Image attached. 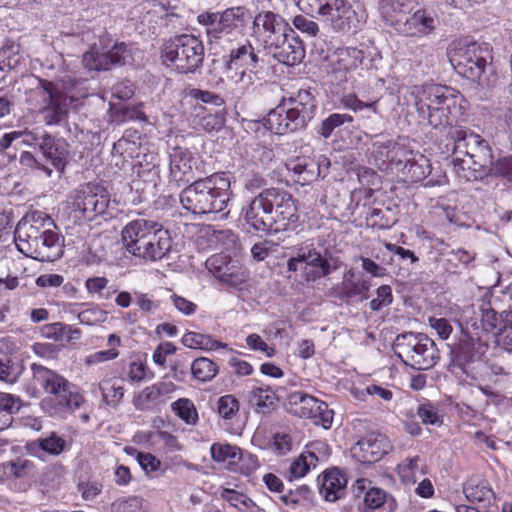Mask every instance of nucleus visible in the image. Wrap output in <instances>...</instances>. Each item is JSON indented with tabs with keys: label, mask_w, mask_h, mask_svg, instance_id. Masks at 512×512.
<instances>
[{
	"label": "nucleus",
	"mask_w": 512,
	"mask_h": 512,
	"mask_svg": "<svg viewBox=\"0 0 512 512\" xmlns=\"http://www.w3.org/2000/svg\"><path fill=\"white\" fill-rule=\"evenodd\" d=\"M248 399L250 405L259 413H265L274 408L278 401L275 391L270 386L260 383L251 387Z\"/></svg>",
	"instance_id": "f704fd0d"
},
{
	"label": "nucleus",
	"mask_w": 512,
	"mask_h": 512,
	"mask_svg": "<svg viewBox=\"0 0 512 512\" xmlns=\"http://www.w3.org/2000/svg\"><path fill=\"white\" fill-rule=\"evenodd\" d=\"M258 63L253 46L250 43L243 44L233 49L225 60L223 74L225 79L240 93L247 92L254 84L253 69Z\"/></svg>",
	"instance_id": "1a4fd4ad"
},
{
	"label": "nucleus",
	"mask_w": 512,
	"mask_h": 512,
	"mask_svg": "<svg viewBox=\"0 0 512 512\" xmlns=\"http://www.w3.org/2000/svg\"><path fill=\"white\" fill-rule=\"evenodd\" d=\"M377 297L369 303L371 310L379 311L390 305L393 301L392 289L389 285H382L376 291Z\"/></svg>",
	"instance_id": "052dcab7"
},
{
	"label": "nucleus",
	"mask_w": 512,
	"mask_h": 512,
	"mask_svg": "<svg viewBox=\"0 0 512 512\" xmlns=\"http://www.w3.org/2000/svg\"><path fill=\"white\" fill-rule=\"evenodd\" d=\"M20 165L27 170H41L47 177H51L53 169L45 164H41L35 156L28 151L21 153L19 158Z\"/></svg>",
	"instance_id": "13d9d810"
},
{
	"label": "nucleus",
	"mask_w": 512,
	"mask_h": 512,
	"mask_svg": "<svg viewBox=\"0 0 512 512\" xmlns=\"http://www.w3.org/2000/svg\"><path fill=\"white\" fill-rule=\"evenodd\" d=\"M16 247L27 257L42 262L55 261L62 255V243L56 231L49 232L33 242H21Z\"/></svg>",
	"instance_id": "6ab92c4d"
},
{
	"label": "nucleus",
	"mask_w": 512,
	"mask_h": 512,
	"mask_svg": "<svg viewBox=\"0 0 512 512\" xmlns=\"http://www.w3.org/2000/svg\"><path fill=\"white\" fill-rule=\"evenodd\" d=\"M27 448L32 454H37L38 450H42L50 455H59L65 448V440L52 433L46 438L31 441L27 444Z\"/></svg>",
	"instance_id": "a19ab883"
},
{
	"label": "nucleus",
	"mask_w": 512,
	"mask_h": 512,
	"mask_svg": "<svg viewBox=\"0 0 512 512\" xmlns=\"http://www.w3.org/2000/svg\"><path fill=\"white\" fill-rule=\"evenodd\" d=\"M452 153V169L464 182L488 176L492 169L493 155L488 143L478 134L456 130Z\"/></svg>",
	"instance_id": "f03ea898"
},
{
	"label": "nucleus",
	"mask_w": 512,
	"mask_h": 512,
	"mask_svg": "<svg viewBox=\"0 0 512 512\" xmlns=\"http://www.w3.org/2000/svg\"><path fill=\"white\" fill-rule=\"evenodd\" d=\"M409 8V0H379L378 9L382 19L394 30L402 21L401 13Z\"/></svg>",
	"instance_id": "c9c22d12"
},
{
	"label": "nucleus",
	"mask_w": 512,
	"mask_h": 512,
	"mask_svg": "<svg viewBox=\"0 0 512 512\" xmlns=\"http://www.w3.org/2000/svg\"><path fill=\"white\" fill-rule=\"evenodd\" d=\"M436 18L425 9H418L397 24L395 31L408 38H423L436 29Z\"/></svg>",
	"instance_id": "b1692460"
},
{
	"label": "nucleus",
	"mask_w": 512,
	"mask_h": 512,
	"mask_svg": "<svg viewBox=\"0 0 512 512\" xmlns=\"http://www.w3.org/2000/svg\"><path fill=\"white\" fill-rule=\"evenodd\" d=\"M448 58L458 74L482 87L493 84L492 55L487 45L454 42L448 49Z\"/></svg>",
	"instance_id": "39448f33"
},
{
	"label": "nucleus",
	"mask_w": 512,
	"mask_h": 512,
	"mask_svg": "<svg viewBox=\"0 0 512 512\" xmlns=\"http://www.w3.org/2000/svg\"><path fill=\"white\" fill-rule=\"evenodd\" d=\"M417 416L425 425L440 426L443 423L442 414L437 405L430 402L419 405Z\"/></svg>",
	"instance_id": "09e8293b"
},
{
	"label": "nucleus",
	"mask_w": 512,
	"mask_h": 512,
	"mask_svg": "<svg viewBox=\"0 0 512 512\" xmlns=\"http://www.w3.org/2000/svg\"><path fill=\"white\" fill-rule=\"evenodd\" d=\"M175 351L176 347L171 342L161 343L152 355L153 361L159 366H164L167 356L175 353Z\"/></svg>",
	"instance_id": "774afa93"
},
{
	"label": "nucleus",
	"mask_w": 512,
	"mask_h": 512,
	"mask_svg": "<svg viewBox=\"0 0 512 512\" xmlns=\"http://www.w3.org/2000/svg\"><path fill=\"white\" fill-rule=\"evenodd\" d=\"M282 102L294 117L293 119L300 130L305 128L316 114V101L307 90H299L294 96L283 99Z\"/></svg>",
	"instance_id": "bb28decb"
},
{
	"label": "nucleus",
	"mask_w": 512,
	"mask_h": 512,
	"mask_svg": "<svg viewBox=\"0 0 512 512\" xmlns=\"http://www.w3.org/2000/svg\"><path fill=\"white\" fill-rule=\"evenodd\" d=\"M190 369L193 378L201 383L211 381L219 372L218 365L206 357L196 358L192 362Z\"/></svg>",
	"instance_id": "58836bf2"
},
{
	"label": "nucleus",
	"mask_w": 512,
	"mask_h": 512,
	"mask_svg": "<svg viewBox=\"0 0 512 512\" xmlns=\"http://www.w3.org/2000/svg\"><path fill=\"white\" fill-rule=\"evenodd\" d=\"M364 52L355 47L339 48L330 56L331 72L339 81H347L363 70Z\"/></svg>",
	"instance_id": "a211bd4d"
},
{
	"label": "nucleus",
	"mask_w": 512,
	"mask_h": 512,
	"mask_svg": "<svg viewBox=\"0 0 512 512\" xmlns=\"http://www.w3.org/2000/svg\"><path fill=\"white\" fill-rule=\"evenodd\" d=\"M211 457L216 462L236 464L241 459V450L228 443H214L210 447Z\"/></svg>",
	"instance_id": "79ce46f5"
},
{
	"label": "nucleus",
	"mask_w": 512,
	"mask_h": 512,
	"mask_svg": "<svg viewBox=\"0 0 512 512\" xmlns=\"http://www.w3.org/2000/svg\"><path fill=\"white\" fill-rule=\"evenodd\" d=\"M34 93L43 98L45 105L41 112L47 125L59 124L66 118L68 106L73 101V97L63 94L52 82L48 81H40V86L35 89Z\"/></svg>",
	"instance_id": "2eb2a0df"
},
{
	"label": "nucleus",
	"mask_w": 512,
	"mask_h": 512,
	"mask_svg": "<svg viewBox=\"0 0 512 512\" xmlns=\"http://www.w3.org/2000/svg\"><path fill=\"white\" fill-rule=\"evenodd\" d=\"M320 494L326 501L335 502L346 493L347 477L337 468L327 470L319 477Z\"/></svg>",
	"instance_id": "7c9ffc66"
},
{
	"label": "nucleus",
	"mask_w": 512,
	"mask_h": 512,
	"mask_svg": "<svg viewBox=\"0 0 512 512\" xmlns=\"http://www.w3.org/2000/svg\"><path fill=\"white\" fill-rule=\"evenodd\" d=\"M409 155H411V149L399 143L387 141L374 144V162L382 171L395 168L400 172H405Z\"/></svg>",
	"instance_id": "aec40b11"
},
{
	"label": "nucleus",
	"mask_w": 512,
	"mask_h": 512,
	"mask_svg": "<svg viewBox=\"0 0 512 512\" xmlns=\"http://www.w3.org/2000/svg\"><path fill=\"white\" fill-rule=\"evenodd\" d=\"M56 226L53 219L42 211H31L27 213L17 224L15 230L16 246L21 242L34 241L55 231Z\"/></svg>",
	"instance_id": "f3484780"
},
{
	"label": "nucleus",
	"mask_w": 512,
	"mask_h": 512,
	"mask_svg": "<svg viewBox=\"0 0 512 512\" xmlns=\"http://www.w3.org/2000/svg\"><path fill=\"white\" fill-rule=\"evenodd\" d=\"M83 64L89 70L105 71L110 69L107 53H100L94 49L83 55Z\"/></svg>",
	"instance_id": "8fccbe9b"
},
{
	"label": "nucleus",
	"mask_w": 512,
	"mask_h": 512,
	"mask_svg": "<svg viewBox=\"0 0 512 512\" xmlns=\"http://www.w3.org/2000/svg\"><path fill=\"white\" fill-rule=\"evenodd\" d=\"M267 50L278 62L288 66L300 63L305 56L304 46L293 31L287 32Z\"/></svg>",
	"instance_id": "a878e982"
},
{
	"label": "nucleus",
	"mask_w": 512,
	"mask_h": 512,
	"mask_svg": "<svg viewBox=\"0 0 512 512\" xmlns=\"http://www.w3.org/2000/svg\"><path fill=\"white\" fill-rule=\"evenodd\" d=\"M341 105L346 108L350 109L354 112L361 111L365 108L370 109L373 113H377V106L376 102L366 103L357 98L355 94H345L340 99Z\"/></svg>",
	"instance_id": "bf43d9fd"
},
{
	"label": "nucleus",
	"mask_w": 512,
	"mask_h": 512,
	"mask_svg": "<svg viewBox=\"0 0 512 512\" xmlns=\"http://www.w3.org/2000/svg\"><path fill=\"white\" fill-rule=\"evenodd\" d=\"M40 139L41 136L28 129L5 133L0 138V152L7 150L12 145V143L17 140H21V143L26 146H33Z\"/></svg>",
	"instance_id": "37998d69"
},
{
	"label": "nucleus",
	"mask_w": 512,
	"mask_h": 512,
	"mask_svg": "<svg viewBox=\"0 0 512 512\" xmlns=\"http://www.w3.org/2000/svg\"><path fill=\"white\" fill-rule=\"evenodd\" d=\"M230 177L226 173H215L194 181L180 194L182 206L194 214L223 213L231 198Z\"/></svg>",
	"instance_id": "7ed1b4c3"
},
{
	"label": "nucleus",
	"mask_w": 512,
	"mask_h": 512,
	"mask_svg": "<svg viewBox=\"0 0 512 512\" xmlns=\"http://www.w3.org/2000/svg\"><path fill=\"white\" fill-rule=\"evenodd\" d=\"M392 449L389 438L383 434L371 433L353 447L354 456L363 463L377 462Z\"/></svg>",
	"instance_id": "393cba45"
},
{
	"label": "nucleus",
	"mask_w": 512,
	"mask_h": 512,
	"mask_svg": "<svg viewBox=\"0 0 512 512\" xmlns=\"http://www.w3.org/2000/svg\"><path fill=\"white\" fill-rule=\"evenodd\" d=\"M248 10L242 6L231 7L219 13H202L198 23L205 26L210 43L227 37L234 32L240 33L248 21Z\"/></svg>",
	"instance_id": "9b49d317"
},
{
	"label": "nucleus",
	"mask_w": 512,
	"mask_h": 512,
	"mask_svg": "<svg viewBox=\"0 0 512 512\" xmlns=\"http://www.w3.org/2000/svg\"><path fill=\"white\" fill-rule=\"evenodd\" d=\"M39 148L44 158L50 162L51 166L59 173H62L68 162V149L67 144L62 141L53 138L48 133L41 136V142Z\"/></svg>",
	"instance_id": "c85d7f7f"
},
{
	"label": "nucleus",
	"mask_w": 512,
	"mask_h": 512,
	"mask_svg": "<svg viewBox=\"0 0 512 512\" xmlns=\"http://www.w3.org/2000/svg\"><path fill=\"white\" fill-rule=\"evenodd\" d=\"M121 236L127 251L145 261L160 260L171 249L169 232L156 221L142 218L130 221L123 227Z\"/></svg>",
	"instance_id": "20e7f679"
},
{
	"label": "nucleus",
	"mask_w": 512,
	"mask_h": 512,
	"mask_svg": "<svg viewBox=\"0 0 512 512\" xmlns=\"http://www.w3.org/2000/svg\"><path fill=\"white\" fill-rule=\"evenodd\" d=\"M397 347L409 364L417 370H427L437 361V350L432 341L422 334H405L398 338Z\"/></svg>",
	"instance_id": "ddd939ff"
},
{
	"label": "nucleus",
	"mask_w": 512,
	"mask_h": 512,
	"mask_svg": "<svg viewBox=\"0 0 512 512\" xmlns=\"http://www.w3.org/2000/svg\"><path fill=\"white\" fill-rule=\"evenodd\" d=\"M238 411L239 403L233 395H225L218 399V413L222 418L231 419Z\"/></svg>",
	"instance_id": "6e6d98bb"
},
{
	"label": "nucleus",
	"mask_w": 512,
	"mask_h": 512,
	"mask_svg": "<svg viewBox=\"0 0 512 512\" xmlns=\"http://www.w3.org/2000/svg\"><path fill=\"white\" fill-rule=\"evenodd\" d=\"M170 177L176 183H188L199 171V159L188 149L176 147L170 154Z\"/></svg>",
	"instance_id": "4be33fe9"
},
{
	"label": "nucleus",
	"mask_w": 512,
	"mask_h": 512,
	"mask_svg": "<svg viewBox=\"0 0 512 512\" xmlns=\"http://www.w3.org/2000/svg\"><path fill=\"white\" fill-rule=\"evenodd\" d=\"M290 411L300 417L311 419L315 424H321L325 429L330 428L334 412L328 405L302 391H295L288 396Z\"/></svg>",
	"instance_id": "4468645a"
},
{
	"label": "nucleus",
	"mask_w": 512,
	"mask_h": 512,
	"mask_svg": "<svg viewBox=\"0 0 512 512\" xmlns=\"http://www.w3.org/2000/svg\"><path fill=\"white\" fill-rule=\"evenodd\" d=\"M421 459L418 456L406 458L397 467V473L404 483H415L419 476L424 474L420 465Z\"/></svg>",
	"instance_id": "c03bdc74"
},
{
	"label": "nucleus",
	"mask_w": 512,
	"mask_h": 512,
	"mask_svg": "<svg viewBox=\"0 0 512 512\" xmlns=\"http://www.w3.org/2000/svg\"><path fill=\"white\" fill-rule=\"evenodd\" d=\"M135 173L143 178L144 181L154 182L158 177L157 156L155 154L143 155L142 160H138L134 166Z\"/></svg>",
	"instance_id": "a18cd8bd"
},
{
	"label": "nucleus",
	"mask_w": 512,
	"mask_h": 512,
	"mask_svg": "<svg viewBox=\"0 0 512 512\" xmlns=\"http://www.w3.org/2000/svg\"><path fill=\"white\" fill-rule=\"evenodd\" d=\"M464 493L471 502H483L493 496V491L484 484H468L464 487Z\"/></svg>",
	"instance_id": "864d4df0"
},
{
	"label": "nucleus",
	"mask_w": 512,
	"mask_h": 512,
	"mask_svg": "<svg viewBox=\"0 0 512 512\" xmlns=\"http://www.w3.org/2000/svg\"><path fill=\"white\" fill-rule=\"evenodd\" d=\"M267 198L259 193L245 210V221L256 231L267 232L271 230L272 213Z\"/></svg>",
	"instance_id": "cd10ccee"
},
{
	"label": "nucleus",
	"mask_w": 512,
	"mask_h": 512,
	"mask_svg": "<svg viewBox=\"0 0 512 512\" xmlns=\"http://www.w3.org/2000/svg\"><path fill=\"white\" fill-rule=\"evenodd\" d=\"M21 407L20 399L4 392H0V412L13 414L19 411Z\"/></svg>",
	"instance_id": "69168bd1"
},
{
	"label": "nucleus",
	"mask_w": 512,
	"mask_h": 512,
	"mask_svg": "<svg viewBox=\"0 0 512 512\" xmlns=\"http://www.w3.org/2000/svg\"><path fill=\"white\" fill-rule=\"evenodd\" d=\"M9 476L11 479H23L31 475L35 470L34 462L26 458H16L7 461Z\"/></svg>",
	"instance_id": "de8ad7c7"
},
{
	"label": "nucleus",
	"mask_w": 512,
	"mask_h": 512,
	"mask_svg": "<svg viewBox=\"0 0 512 512\" xmlns=\"http://www.w3.org/2000/svg\"><path fill=\"white\" fill-rule=\"evenodd\" d=\"M352 121L353 117L349 114L333 113L323 120L320 128V134L324 138H329L336 128L346 122L351 123Z\"/></svg>",
	"instance_id": "3c124183"
},
{
	"label": "nucleus",
	"mask_w": 512,
	"mask_h": 512,
	"mask_svg": "<svg viewBox=\"0 0 512 512\" xmlns=\"http://www.w3.org/2000/svg\"><path fill=\"white\" fill-rule=\"evenodd\" d=\"M300 11L324 21L336 32H349L362 21L347 0H293Z\"/></svg>",
	"instance_id": "0eeeda50"
},
{
	"label": "nucleus",
	"mask_w": 512,
	"mask_h": 512,
	"mask_svg": "<svg viewBox=\"0 0 512 512\" xmlns=\"http://www.w3.org/2000/svg\"><path fill=\"white\" fill-rule=\"evenodd\" d=\"M396 509L395 498L385 490L371 487L364 493L362 512H395Z\"/></svg>",
	"instance_id": "473e14b6"
},
{
	"label": "nucleus",
	"mask_w": 512,
	"mask_h": 512,
	"mask_svg": "<svg viewBox=\"0 0 512 512\" xmlns=\"http://www.w3.org/2000/svg\"><path fill=\"white\" fill-rule=\"evenodd\" d=\"M68 203L80 217L92 220L106 211L110 196L103 186L88 183L76 189Z\"/></svg>",
	"instance_id": "f8f14e48"
},
{
	"label": "nucleus",
	"mask_w": 512,
	"mask_h": 512,
	"mask_svg": "<svg viewBox=\"0 0 512 512\" xmlns=\"http://www.w3.org/2000/svg\"><path fill=\"white\" fill-rule=\"evenodd\" d=\"M292 448V440L288 434L277 433L275 434L272 442V449L278 455L288 453Z\"/></svg>",
	"instance_id": "338daca9"
},
{
	"label": "nucleus",
	"mask_w": 512,
	"mask_h": 512,
	"mask_svg": "<svg viewBox=\"0 0 512 512\" xmlns=\"http://www.w3.org/2000/svg\"><path fill=\"white\" fill-rule=\"evenodd\" d=\"M175 414L187 424H195L198 420V413L190 399L181 398L171 404Z\"/></svg>",
	"instance_id": "49530a36"
},
{
	"label": "nucleus",
	"mask_w": 512,
	"mask_h": 512,
	"mask_svg": "<svg viewBox=\"0 0 512 512\" xmlns=\"http://www.w3.org/2000/svg\"><path fill=\"white\" fill-rule=\"evenodd\" d=\"M299 220L297 206L291 194L280 197V206L272 214L271 230L281 231L293 229Z\"/></svg>",
	"instance_id": "c756f323"
},
{
	"label": "nucleus",
	"mask_w": 512,
	"mask_h": 512,
	"mask_svg": "<svg viewBox=\"0 0 512 512\" xmlns=\"http://www.w3.org/2000/svg\"><path fill=\"white\" fill-rule=\"evenodd\" d=\"M102 400L111 407L120 404L124 396V386L122 381L117 379H106L99 383Z\"/></svg>",
	"instance_id": "ea45409f"
},
{
	"label": "nucleus",
	"mask_w": 512,
	"mask_h": 512,
	"mask_svg": "<svg viewBox=\"0 0 512 512\" xmlns=\"http://www.w3.org/2000/svg\"><path fill=\"white\" fill-rule=\"evenodd\" d=\"M328 446L323 442H313L306 447L289 466L287 475L289 480L304 477L311 469H315L318 463L328 456Z\"/></svg>",
	"instance_id": "5701e85b"
},
{
	"label": "nucleus",
	"mask_w": 512,
	"mask_h": 512,
	"mask_svg": "<svg viewBox=\"0 0 512 512\" xmlns=\"http://www.w3.org/2000/svg\"><path fill=\"white\" fill-rule=\"evenodd\" d=\"M107 53L110 68L115 65H124L132 61V49L124 43L115 45Z\"/></svg>",
	"instance_id": "603ef678"
},
{
	"label": "nucleus",
	"mask_w": 512,
	"mask_h": 512,
	"mask_svg": "<svg viewBox=\"0 0 512 512\" xmlns=\"http://www.w3.org/2000/svg\"><path fill=\"white\" fill-rule=\"evenodd\" d=\"M481 321L483 328L494 334L497 346L512 353V310L501 313L486 311Z\"/></svg>",
	"instance_id": "412c9836"
},
{
	"label": "nucleus",
	"mask_w": 512,
	"mask_h": 512,
	"mask_svg": "<svg viewBox=\"0 0 512 512\" xmlns=\"http://www.w3.org/2000/svg\"><path fill=\"white\" fill-rule=\"evenodd\" d=\"M411 93L419 117L436 129L456 124L467 110V100L448 86H414Z\"/></svg>",
	"instance_id": "f257e3e1"
},
{
	"label": "nucleus",
	"mask_w": 512,
	"mask_h": 512,
	"mask_svg": "<svg viewBox=\"0 0 512 512\" xmlns=\"http://www.w3.org/2000/svg\"><path fill=\"white\" fill-rule=\"evenodd\" d=\"M370 286V282L366 279H355V272L349 269L344 273L341 283L335 287V290L342 299L360 297V300H364L368 298Z\"/></svg>",
	"instance_id": "72a5a7b5"
},
{
	"label": "nucleus",
	"mask_w": 512,
	"mask_h": 512,
	"mask_svg": "<svg viewBox=\"0 0 512 512\" xmlns=\"http://www.w3.org/2000/svg\"><path fill=\"white\" fill-rule=\"evenodd\" d=\"M488 175L503 176L512 181V156L492 160L491 173Z\"/></svg>",
	"instance_id": "0e129e2a"
},
{
	"label": "nucleus",
	"mask_w": 512,
	"mask_h": 512,
	"mask_svg": "<svg viewBox=\"0 0 512 512\" xmlns=\"http://www.w3.org/2000/svg\"><path fill=\"white\" fill-rule=\"evenodd\" d=\"M103 489V484L97 480H88L78 485L81 496L86 501L94 500Z\"/></svg>",
	"instance_id": "e2e57ef3"
},
{
	"label": "nucleus",
	"mask_w": 512,
	"mask_h": 512,
	"mask_svg": "<svg viewBox=\"0 0 512 512\" xmlns=\"http://www.w3.org/2000/svg\"><path fill=\"white\" fill-rule=\"evenodd\" d=\"M254 32L265 49L274 45L287 32H292L286 20L272 11H261L254 18Z\"/></svg>",
	"instance_id": "dca6fc26"
},
{
	"label": "nucleus",
	"mask_w": 512,
	"mask_h": 512,
	"mask_svg": "<svg viewBox=\"0 0 512 512\" xmlns=\"http://www.w3.org/2000/svg\"><path fill=\"white\" fill-rule=\"evenodd\" d=\"M342 266L338 257L323 256L315 248H301L297 254L287 261V270L300 272L306 283H314L335 272Z\"/></svg>",
	"instance_id": "9d476101"
},
{
	"label": "nucleus",
	"mask_w": 512,
	"mask_h": 512,
	"mask_svg": "<svg viewBox=\"0 0 512 512\" xmlns=\"http://www.w3.org/2000/svg\"><path fill=\"white\" fill-rule=\"evenodd\" d=\"M35 377L48 395L42 400V407L51 414L73 412L83 405V395L60 374L40 366Z\"/></svg>",
	"instance_id": "423d86ee"
},
{
	"label": "nucleus",
	"mask_w": 512,
	"mask_h": 512,
	"mask_svg": "<svg viewBox=\"0 0 512 512\" xmlns=\"http://www.w3.org/2000/svg\"><path fill=\"white\" fill-rule=\"evenodd\" d=\"M182 343L188 348L205 351L224 349L227 347L225 343L215 340L211 335L198 332L185 333L182 337Z\"/></svg>",
	"instance_id": "e433bc0d"
},
{
	"label": "nucleus",
	"mask_w": 512,
	"mask_h": 512,
	"mask_svg": "<svg viewBox=\"0 0 512 512\" xmlns=\"http://www.w3.org/2000/svg\"><path fill=\"white\" fill-rule=\"evenodd\" d=\"M431 172V164L429 159L419 152L411 150L405 172L412 181H420L425 179Z\"/></svg>",
	"instance_id": "4c0bfd02"
},
{
	"label": "nucleus",
	"mask_w": 512,
	"mask_h": 512,
	"mask_svg": "<svg viewBox=\"0 0 512 512\" xmlns=\"http://www.w3.org/2000/svg\"><path fill=\"white\" fill-rule=\"evenodd\" d=\"M293 26L307 37H316L319 33V25L304 15H296L292 19Z\"/></svg>",
	"instance_id": "4d7b16f0"
},
{
	"label": "nucleus",
	"mask_w": 512,
	"mask_h": 512,
	"mask_svg": "<svg viewBox=\"0 0 512 512\" xmlns=\"http://www.w3.org/2000/svg\"><path fill=\"white\" fill-rule=\"evenodd\" d=\"M77 318L83 325H96L106 321L107 312L94 306L79 312Z\"/></svg>",
	"instance_id": "5fc2aeb1"
},
{
	"label": "nucleus",
	"mask_w": 512,
	"mask_h": 512,
	"mask_svg": "<svg viewBox=\"0 0 512 512\" xmlns=\"http://www.w3.org/2000/svg\"><path fill=\"white\" fill-rule=\"evenodd\" d=\"M203 59V43L194 35L175 36L166 41L161 48L162 64L179 73L196 71Z\"/></svg>",
	"instance_id": "6e6552de"
},
{
	"label": "nucleus",
	"mask_w": 512,
	"mask_h": 512,
	"mask_svg": "<svg viewBox=\"0 0 512 512\" xmlns=\"http://www.w3.org/2000/svg\"><path fill=\"white\" fill-rule=\"evenodd\" d=\"M285 104L281 103L271 110L266 119L265 127L271 132L282 135L300 130Z\"/></svg>",
	"instance_id": "2f4dec72"
},
{
	"label": "nucleus",
	"mask_w": 512,
	"mask_h": 512,
	"mask_svg": "<svg viewBox=\"0 0 512 512\" xmlns=\"http://www.w3.org/2000/svg\"><path fill=\"white\" fill-rule=\"evenodd\" d=\"M198 125L206 132L220 130L224 125V117L221 113H207L200 117Z\"/></svg>",
	"instance_id": "680f3d73"
}]
</instances>
